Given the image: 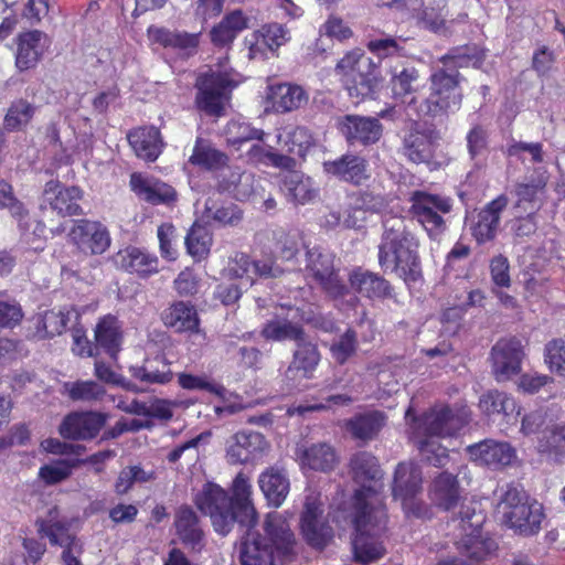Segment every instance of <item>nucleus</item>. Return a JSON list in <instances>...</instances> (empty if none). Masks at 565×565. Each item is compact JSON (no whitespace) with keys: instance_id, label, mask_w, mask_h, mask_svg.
Wrapping results in <instances>:
<instances>
[{"instance_id":"6e6d98bb","label":"nucleus","mask_w":565,"mask_h":565,"mask_svg":"<svg viewBox=\"0 0 565 565\" xmlns=\"http://www.w3.org/2000/svg\"><path fill=\"white\" fill-rule=\"evenodd\" d=\"M417 447L424 460L435 467H443L448 461V450L436 437L415 436Z\"/></svg>"},{"instance_id":"c85d7f7f","label":"nucleus","mask_w":565,"mask_h":565,"mask_svg":"<svg viewBox=\"0 0 565 565\" xmlns=\"http://www.w3.org/2000/svg\"><path fill=\"white\" fill-rule=\"evenodd\" d=\"M320 362V353L315 343L307 337L297 343L292 361L286 370V377L290 381L311 379Z\"/></svg>"},{"instance_id":"0e129e2a","label":"nucleus","mask_w":565,"mask_h":565,"mask_svg":"<svg viewBox=\"0 0 565 565\" xmlns=\"http://www.w3.org/2000/svg\"><path fill=\"white\" fill-rule=\"evenodd\" d=\"M372 68V61L360 50L352 51L343 56L337 64L335 72L342 76V81L350 77L353 72Z\"/></svg>"},{"instance_id":"6e6552de","label":"nucleus","mask_w":565,"mask_h":565,"mask_svg":"<svg viewBox=\"0 0 565 565\" xmlns=\"http://www.w3.org/2000/svg\"><path fill=\"white\" fill-rule=\"evenodd\" d=\"M305 273L332 299L342 298L349 289L334 267V255L319 246L307 247Z\"/></svg>"},{"instance_id":"e433bc0d","label":"nucleus","mask_w":565,"mask_h":565,"mask_svg":"<svg viewBox=\"0 0 565 565\" xmlns=\"http://www.w3.org/2000/svg\"><path fill=\"white\" fill-rule=\"evenodd\" d=\"M166 327L178 332L194 331L199 327V318L193 306L184 301H177L170 305L161 313Z\"/></svg>"},{"instance_id":"c756f323","label":"nucleus","mask_w":565,"mask_h":565,"mask_svg":"<svg viewBox=\"0 0 565 565\" xmlns=\"http://www.w3.org/2000/svg\"><path fill=\"white\" fill-rule=\"evenodd\" d=\"M280 190L289 202L297 204L310 203L318 196V189L311 178L295 170L282 173Z\"/></svg>"},{"instance_id":"412c9836","label":"nucleus","mask_w":565,"mask_h":565,"mask_svg":"<svg viewBox=\"0 0 565 565\" xmlns=\"http://www.w3.org/2000/svg\"><path fill=\"white\" fill-rule=\"evenodd\" d=\"M467 451L475 462L493 468L508 466L515 458V450L509 443L493 439L468 446Z\"/></svg>"},{"instance_id":"338daca9","label":"nucleus","mask_w":565,"mask_h":565,"mask_svg":"<svg viewBox=\"0 0 565 565\" xmlns=\"http://www.w3.org/2000/svg\"><path fill=\"white\" fill-rule=\"evenodd\" d=\"M258 35L263 39V44L270 51L277 50L289 40L288 30L278 23L264 25Z\"/></svg>"},{"instance_id":"a18cd8bd","label":"nucleus","mask_w":565,"mask_h":565,"mask_svg":"<svg viewBox=\"0 0 565 565\" xmlns=\"http://www.w3.org/2000/svg\"><path fill=\"white\" fill-rule=\"evenodd\" d=\"M343 84L349 95L358 100L371 96L377 85L374 65L372 64V68L353 72L343 79Z\"/></svg>"},{"instance_id":"49530a36","label":"nucleus","mask_w":565,"mask_h":565,"mask_svg":"<svg viewBox=\"0 0 565 565\" xmlns=\"http://www.w3.org/2000/svg\"><path fill=\"white\" fill-rule=\"evenodd\" d=\"M385 416L381 412L359 415L348 423L349 431L359 439H372L384 426Z\"/></svg>"},{"instance_id":"6ab92c4d","label":"nucleus","mask_w":565,"mask_h":565,"mask_svg":"<svg viewBox=\"0 0 565 565\" xmlns=\"http://www.w3.org/2000/svg\"><path fill=\"white\" fill-rule=\"evenodd\" d=\"M106 419L107 416L99 412H76L63 419L58 430L64 438L87 440L98 435Z\"/></svg>"},{"instance_id":"f257e3e1","label":"nucleus","mask_w":565,"mask_h":565,"mask_svg":"<svg viewBox=\"0 0 565 565\" xmlns=\"http://www.w3.org/2000/svg\"><path fill=\"white\" fill-rule=\"evenodd\" d=\"M232 495L215 483H205L194 498L195 505L211 519L218 534L227 535L237 523L253 529L258 522V514L252 500V484L239 472L232 483Z\"/></svg>"},{"instance_id":"4d7b16f0","label":"nucleus","mask_w":565,"mask_h":565,"mask_svg":"<svg viewBox=\"0 0 565 565\" xmlns=\"http://www.w3.org/2000/svg\"><path fill=\"white\" fill-rule=\"evenodd\" d=\"M211 243L212 236L209 231L204 226L196 224L190 228L185 237L188 253L198 258H202L207 255Z\"/></svg>"},{"instance_id":"f3484780","label":"nucleus","mask_w":565,"mask_h":565,"mask_svg":"<svg viewBox=\"0 0 565 565\" xmlns=\"http://www.w3.org/2000/svg\"><path fill=\"white\" fill-rule=\"evenodd\" d=\"M323 171L347 183L353 185L364 184L370 178L367 160L355 153H344L334 160L323 162Z\"/></svg>"},{"instance_id":"4c0bfd02","label":"nucleus","mask_w":565,"mask_h":565,"mask_svg":"<svg viewBox=\"0 0 565 565\" xmlns=\"http://www.w3.org/2000/svg\"><path fill=\"white\" fill-rule=\"evenodd\" d=\"M479 407L487 415L502 414L507 423L515 424L520 415L515 401L504 392L490 391L479 401Z\"/></svg>"},{"instance_id":"2eb2a0df","label":"nucleus","mask_w":565,"mask_h":565,"mask_svg":"<svg viewBox=\"0 0 565 565\" xmlns=\"http://www.w3.org/2000/svg\"><path fill=\"white\" fill-rule=\"evenodd\" d=\"M269 444L260 433L241 430L226 441V457L231 463H247L260 459L268 450Z\"/></svg>"},{"instance_id":"72a5a7b5","label":"nucleus","mask_w":565,"mask_h":565,"mask_svg":"<svg viewBox=\"0 0 565 565\" xmlns=\"http://www.w3.org/2000/svg\"><path fill=\"white\" fill-rule=\"evenodd\" d=\"M258 484L268 503L275 508L284 503L290 490L287 472L277 467L263 471L259 475Z\"/></svg>"},{"instance_id":"a19ab883","label":"nucleus","mask_w":565,"mask_h":565,"mask_svg":"<svg viewBox=\"0 0 565 565\" xmlns=\"http://www.w3.org/2000/svg\"><path fill=\"white\" fill-rule=\"evenodd\" d=\"M228 157L214 148L212 143L203 138H198L190 157V162L206 170H220L226 167Z\"/></svg>"},{"instance_id":"20e7f679","label":"nucleus","mask_w":565,"mask_h":565,"mask_svg":"<svg viewBox=\"0 0 565 565\" xmlns=\"http://www.w3.org/2000/svg\"><path fill=\"white\" fill-rule=\"evenodd\" d=\"M419 241L403 216L388 215L383 220V233L377 246L379 265L384 271L395 274L406 284L422 277L418 255Z\"/></svg>"},{"instance_id":"58836bf2","label":"nucleus","mask_w":565,"mask_h":565,"mask_svg":"<svg viewBox=\"0 0 565 565\" xmlns=\"http://www.w3.org/2000/svg\"><path fill=\"white\" fill-rule=\"evenodd\" d=\"M248 28V19L241 10L226 14L222 21L211 30V40L216 46L230 45L237 34Z\"/></svg>"},{"instance_id":"c03bdc74","label":"nucleus","mask_w":565,"mask_h":565,"mask_svg":"<svg viewBox=\"0 0 565 565\" xmlns=\"http://www.w3.org/2000/svg\"><path fill=\"white\" fill-rule=\"evenodd\" d=\"M391 88L397 98L415 93L419 86V73L412 65H399L391 70Z\"/></svg>"},{"instance_id":"b1692460","label":"nucleus","mask_w":565,"mask_h":565,"mask_svg":"<svg viewBox=\"0 0 565 565\" xmlns=\"http://www.w3.org/2000/svg\"><path fill=\"white\" fill-rule=\"evenodd\" d=\"M174 527L183 545L194 552L204 547V531L198 514L189 505L180 507L174 515Z\"/></svg>"},{"instance_id":"aec40b11","label":"nucleus","mask_w":565,"mask_h":565,"mask_svg":"<svg viewBox=\"0 0 565 565\" xmlns=\"http://www.w3.org/2000/svg\"><path fill=\"white\" fill-rule=\"evenodd\" d=\"M339 128L350 145L369 146L377 142L382 136L383 127L379 119L347 115L339 121Z\"/></svg>"},{"instance_id":"e2e57ef3","label":"nucleus","mask_w":565,"mask_h":565,"mask_svg":"<svg viewBox=\"0 0 565 565\" xmlns=\"http://www.w3.org/2000/svg\"><path fill=\"white\" fill-rule=\"evenodd\" d=\"M35 62V32H26L19 36L15 65L20 71L33 67Z\"/></svg>"},{"instance_id":"ddd939ff","label":"nucleus","mask_w":565,"mask_h":565,"mask_svg":"<svg viewBox=\"0 0 565 565\" xmlns=\"http://www.w3.org/2000/svg\"><path fill=\"white\" fill-rule=\"evenodd\" d=\"M319 494L310 493L306 497L300 527L307 543L315 548L322 550L333 536L332 527L323 521Z\"/></svg>"},{"instance_id":"69168bd1","label":"nucleus","mask_w":565,"mask_h":565,"mask_svg":"<svg viewBox=\"0 0 565 565\" xmlns=\"http://www.w3.org/2000/svg\"><path fill=\"white\" fill-rule=\"evenodd\" d=\"M33 109L30 104L23 100L14 103L4 117V128L8 130L21 129L32 118Z\"/></svg>"},{"instance_id":"423d86ee","label":"nucleus","mask_w":565,"mask_h":565,"mask_svg":"<svg viewBox=\"0 0 565 565\" xmlns=\"http://www.w3.org/2000/svg\"><path fill=\"white\" fill-rule=\"evenodd\" d=\"M353 523L356 531L353 541L355 561L366 565L383 557L385 548L377 536L385 530L384 509L379 507L365 511V507H360L354 511Z\"/></svg>"},{"instance_id":"a878e982","label":"nucleus","mask_w":565,"mask_h":565,"mask_svg":"<svg viewBox=\"0 0 565 565\" xmlns=\"http://www.w3.org/2000/svg\"><path fill=\"white\" fill-rule=\"evenodd\" d=\"M508 202L505 195H499L478 213L477 221L471 225V233L478 243H486L495 237L500 215L507 207Z\"/></svg>"},{"instance_id":"2f4dec72","label":"nucleus","mask_w":565,"mask_h":565,"mask_svg":"<svg viewBox=\"0 0 565 565\" xmlns=\"http://www.w3.org/2000/svg\"><path fill=\"white\" fill-rule=\"evenodd\" d=\"M114 260L121 269L136 273L141 277H147L158 271V257L135 246H128L119 250L114 256Z\"/></svg>"},{"instance_id":"864d4df0","label":"nucleus","mask_w":565,"mask_h":565,"mask_svg":"<svg viewBox=\"0 0 565 565\" xmlns=\"http://www.w3.org/2000/svg\"><path fill=\"white\" fill-rule=\"evenodd\" d=\"M545 186V181L539 179L532 183H518L514 188L516 196L515 209L524 213H534L539 209L537 193Z\"/></svg>"},{"instance_id":"680f3d73","label":"nucleus","mask_w":565,"mask_h":565,"mask_svg":"<svg viewBox=\"0 0 565 565\" xmlns=\"http://www.w3.org/2000/svg\"><path fill=\"white\" fill-rule=\"evenodd\" d=\"M358 335L352 329H348L330 347V352L335 362L344 364L356 351Z\"/></svg>"},{"instance_id":"de8ad7c7","label":"nucleus","mask_w":565,"mask_h":565,"mask_svg":"<svg viewBox=\"0 0 565 565\" xmlns=\"http://www.w3.org/2000/svg\"><path fill=\"white\" fill-rule=\"evenodd\" d=\"M148 34L153 42L164 47L194 49L198 45V36L186 32H173L163 28L151 26Z\"/></svg>"},{"instance_id":"37998d69","label":"nucleus","mask_w":565,"mask_h":565,"mask_svg":"<svg viewBox=\"0 0 565 565\" xmlns=\"http://www.w3.org/2000/svg\"><path fill=\"white\" fill-rule=\"evenodd\" d=\"M95 340L110 358L117 356L120 347V332L116 317L108 315L99 320L95 329Z\"/></svg>"},{"instance_id":"4468645a","label":"nucleus","mask_w":565,"mask_h":565,"mask_svg":"<svg viewBox=\"0 0 565 565\" xmlns=\"http://www.w3.org/2000/svg\"><path fill=\"white\" fill-rule=\"evenodd\" d=\"M71 242L85 254L102 255L110 246L107 227L97 221L78 220L68 233Z\"/></svg>"},{"instance_id":"5fc2aeb1","label":"nucleus","mask_w":565,"mask_h":565,"mask_svg":"<svg viewBox=\"0 0 565 565\" xmlns=\"http://www.w3.org/2000/svg\"><path fill=\"white\" fill-rule=\"evenodd\" d=\"M406 42L407 39L402 36L382 35L371 39L366 46L377 57L385 58L393 55H403Z\"/></svg>"},{"instance_id":"473e14b6","label":"nucleus","mask_w":565,"mask_h":565,"mask_svg":"<svg viewBox=\"0 0 565 565\" xmlns=\"http://www.w3.org/2000/svg\"><path fill=\"white\" fill-rule=\"evenodd\" d=\"M129 145L136 156L145 161L153 162L162 151L163 142L156 127H140L127 135Z\"/></svg>"},{"instance_id":"1a4fd4ad","label":"nucleus","mask_w":565,"mask_h":565,"mask_svg":"<svg viewBox=\"0 0 565 565\" xmlns=\"http://www.w3.org/2000/svg\"><path fill=\"white\" fill-rule=\"evenodd\" d=\"M409 201L414 218L423 225L430 237H436L445 231L443 215L451 211V199L425 191H414L411 193Z\"/></svg>"},{"instance_id":"09e8293b","label":"nucleus","mask_w":565,"mask_h":565,"mask_svg":"<svg viewBox=\"0 0 565 565\" xmlns=\"http://www.w3.org/2000/svg\"><path fill=\"white\" fill-rule=\"evenodd\" d=\"M204 216L220 225L234 226L242 221L243 212L234 203L218 204L216 201L209 199L205 203Z\"/></svg>"},{"instance_id":"393cba45","label":"nucleus","mask_w":565,"mask_h":565,"mask_svg":"<svg viewBox=\"0 0 565 565\" xmlns=\"http://www.w3.org/2000/svg\"><path fill=\"white\" fill-rule=\"evenodd\" d=\"M82 191L77 186L64 188L57 182L46 183L43 200L51 209L62 216H74L83 214L79 205Z\"/></svg>"},{"instance_id":"bb28decb","label":"nucleus","mask_w":565,"mask_h":565,"mask_svg":"<svg viewBox=\"0 0 565 565\" xmlns=\"http://www.w3.org/2000/svg\"><path fill=\"white\" fill-rule=\"evenodd\" d=\"M307 92L297 84L280 83L268 87L267 100L274 111L279 114L299 109L308 103Z\"/></svg>"},{"instance_id":"dca6fc26","label":"nucleus","mask_w":565,"mask_h":565,"mask_svg":"<svg viewBox=\"0 0 565 565\" xmlns=\"http://www.w3.org/2000/svg\"><path fill=\"white\" fill-rule=\"evenodd\" d=\"M523 358V345L519 339L499 340L491 350L492 372L497 381H507L519 374Z\"/></svg>"},{"instance_id":"bf43d9fd","label":"nucleus","mask_w":565,"mask_h":565,"mask_svg":"<svg viewBox=\"0 0 565 565\" xmlns=\"http://www.w3.org/2000/svg\"><path fill=\"white\" fill-rule=\"evenodd\" d=\"M225 136L230 145L236 146L249 140H262L264 131L250 127L249 124L231 120L225 127Z\"/></svg>"},{"instance_id":"f704fd0d","label":"nucleus","mask_w":565,"mask_h":565,"mask_svg":"<svg viewBox=\"0 0 565 565\" xmlns=\"http://www.w3.org/2000/svg\"><path fill=\"white\" fill-rule=\"evenodd\" d=\"M349 281L354 291L370 299L387 298L392 295V287L386 279L362 268L352 270Z\"/></svg>"},{"instance_id":"0eeeda50","label":"nucleus","mask_w":565,"mask_h":565,"mask_svg":"<svg viewBox=\"0 0 565 565\" xmlns=\"http://www.w3.org/2000/svg\"><path fill=\"white\" fill-rule=\"evenodd\" d=\"M405 418L412 423L415 436L440 438L452 436L467 425L468 413L465 409L455 412L449 406H439L417 418L409 407L405 413Z\"/></svg>"},{"instance_id":"39448f33","label":"nucleus","mask_w":565,"mask_h":565,"mask_svg":"<svg viewBox=\"0 0 565 565\" xmlns=\"http://www.w3.org/2000/svg\"><path fill=\"white\" fill-rule=\"evenodd\" d=\"M497 509L504 524L522 536L537 534L545 518L543 505L515 484L500 490Z\"/></svg>"},{"instance_id":"5701e85b","label":"nucleus","mask_w":565,"mask_h":565,"mask_svg":"<svg viewBox=\"0 0 565 565\" xmlns=\"http://www.w3.org/2000/svg\"><path fill=\"white\" fill-rule=\"evenodd\" d=\"M301 469L328 472L339 463L335 449L328 443L301 445L296 451Z\"/></svg>"},{"instance_id":"4be33fe9","label":"nucleus","mask_w":565,"mask_h":565,"mask_svg":"<svg viewBox=\"0 0 565 565\" xmlns=\"http://www.w3.org/2000/svg\"><path fill=\"white\" fill-rule=\"evenodd\" d=\"M484 516L470 507H463L460 511L458 526L466 536L460 544L465 547L468 557L480 561L484 556V543L479 539Z\"/></svg>"},{"instance_id":"79ce46f5","label":"nucleus","mask_w":565,"mask_h":565,"mask_svg":"<svg viewBox=\"0 0 565 565\" xmlns=\"http://www.w3.org/2000/svg\"><path fill=\"white\" fill-rule=\"evenodd\" d=\"M260 335L269 341H295L298 343L306 337L303 329L286 319L275 318L268 320L262 328Z\"/></svg>"},{"instance_id":"052dcab7","label":"nucleus","mask_w":565,"mask_h":565,"mask_svg":"<svg viewBox=\"0 0 565 565\" xmlns=\"http://www.w3.org/2000/svg\"><path fill=\"white\" fill-rule=\"evenodd\" d=\"M253 262L246 254L236 253L230 258L225 268V275L231 279H245L244 286H252Z\"/></svg>"},{"instance_id":"ea45409f","label":"nucleus","mask_w":565,"mask_h":565,"mask_svg":"<svg viewBox=\"0 0 565 565\" xmlns=\"http://www.w3.org/2000/svg\"><path fill=\"white\" fill-rule=\"evenodd\" d=\"M536 448L548 460L562 462L565 457V423L545 429L539 438Z\"/></svg>"},{"instance_id":"cd10ccee","label":"nucleus","mask_w":565,"mask_h":565,"mask_svg":"<svg viewBox=\"0 0 565 565\" xmlns=\"http://www.w3.org/2000/svg\"><path fill=\"white\" fill-rule=\"evenodd\" d=\"M130 186L138 198L153 205L170 203L177 195L169 184L141 173L130 175Z\"/></svg>"},{"instance_id":"8fccbe9b","label":"nucleus","mask_w":565,"mask_h":565,"mask_svg":"<svg viewBox=\"0 0 565 565\" xmlns=\"http://www.w3.org/2000/svg\"><path fill=\"white\" fill-rule=\"evenodd\" d=\"M254 175L248 172L231 171L223 177L220 188L232 193L237 200H246L254 193Z\"/></svg>"},{"instance_id":"603ef678","label":"nucleus","mask_w":565,"mask_h":565,"mask_svg":"<svg viewBox=\"0 0 565 565\" xmlns=\"http://www.w3.org/2000/svg\"><path fill=\"white\" fill-rule=\"evenodd\" d=\"M65 390L68 397L75 402L95 403L102 401L106 395L104 386L94 381L66 383Z\"/></svg>"},{"instance_id":"13d9d810","label":"nucleus","mask_w":565,"mask_h":565,"mask_svg":"<svg viewBox=\"0 0 565 565\" xmlns=\"http://www.w3.org/2000/svg\"><path fill=\"white\" fill-rule=\"evenodd\" d=\"M77 319L75 310H47L42 317V329L47 337L61 334L71 319Z\"/></svg>"},{"instance_id":"774afa93","label":"nucleus","mask_w":565,"mask_h":565,"mask_svg":"<svg viewBox=\"0 0 565 565\" xmlns=\"http://www.w3.org/2000/svg\"><path fill=\"white\" fill-rule=\"evenodd\" d=\"M546 362L550 369L562 375L565 374V339H556L547 343L545 348Z\"/></svg>"},{"instance_id":"f03ea898","label":"nucleus","mask_w":565,"mask_h":565,"mask_svg":"<svg viewBox=\"0 0 565 565\" xmlns=\"http://www.w3.org/2000/svg\"><path fill=\"white\" fill-rule=\"evenodd\" d=\"M484 58L483 52L476 46H466L443 58V66L430 75V94L418 100L413 97L407 109L418 117H438L457 111L462 102L459 92L460 75L458 67H478Z\"/></svg>"},{"instance_id":"c9c22d12","label":"nucleus","mask_w":565,"mask_h":565,"mask_svg":"<svg viewBox=\"0 0 565 565\" xmlns=\"http://www.w3.org/2000/svg\"><path fill=\"white\" fill-rule=\"evenodd\" d=\"M130 373L136 380L146 384H167L173 377L170 362L163 354L146 359L140 366H131Z\"/></svg>"},{"instance_id":"3c124183","label":"nucleus","mask_w":565,"mask_h":565,"mask_svg":"<svg viewBox=\"0 0 565 565\" xmlns=\"http://www.w3.org/2000/svg\"><path fill=\"white\" fill-rule=\"evenodd\" d=\"M278 142L284 145L289 153L305 157L308 149L312 146V137L307 128L295 127L280 134Z\"/></svg>"},{"instance_id":"9b49d317","label":"nucleus","mask_w":565,"mask_h":565,"mask_svg":"<svg viewBox=\"0 0 565 565\" xmlns=\"http://www.w3.org/2000/svg\"><path fill=\"white\" fill-rule=\"evenodd\" d=\"M350 473L353 480L361 484V489L356 490L354 494V510L358 511L360 507H365V511L371 510L374 508L371 499L375 495V489L371 483L379 481L383 476L377 459L367 451L352 455Z\"/></svg>"},{"instance_id":"a211bd4d","label":"nucleus","mask_w":565,"mask_h":565,"mask_svg":"<svg viewBox=\"0 0 565 565\" xmlns=\"http://www.w3.org/2000/svg\"><path fill=\"white\" fill-rule=\"evenodd\" d=\"M436 142L433 132L419 129L418 126L408 129L402 137L399 153L414 164H430L435 159Z\"/></svg>"},{"instance_id":"7c9ffc66","label":"nucleus","mask_w":565,"mask_h":565,"mask_svg":"<svg viewBox=\"0 0 565 565\" xmlns=\"http://www.w3.org/2000/svg\"><path fill=\"white\" fill-rule=\"evenodd\" d=\"M428 493L431 502L445 511L455 509L461 499V489L457 477L447 471L434 478Z\"/></svg>"},{"instance_id":"7ed1b4c3","label":"nucleus","mask_w":565,"mask_h":565,"mask_svg":"<svg viewBox=\"0 0 565 565\" xmlns=\"http://www.w3.org/2000/svg\"><path fill=\"white\" fill-rule=\"evenodd\" d=\"M246 530L239 545L242 565H301L298 541L282 513L271 512L266 515L264 534Z\"/></svg>"},{"instance_id":"9d476101","label":"nucleus","mask_w":565,"mask_h":565,"mask_svg":"<svg viewBox=\"0 0 565 565\" xmlns=\"http://www.w3.org/2000/svg\"><path fill=\"white\" fill-rule=\"evenodd\" d=\"M232 83L226 73L211 72L200 75L195 84L198 107L207 115L222 116L230 98Z\"/></svg>"},{"instance_id":"f8f14e48","label":"nucleus","mask_w":565,"mask_h":565,"mask_svg":"<svg viewBox=\"0 0 565 565\" xmlns=\"http://www.w3.org/2000/svg\"><path fill=\"white\" fill-rule=\"evenodd\" d=\"M423 472L412 462H401L396 466L393 480V495L402 501L406 513L420 516L424 505L416 497L422 491Z\"/></svg>"}]
</instances>
